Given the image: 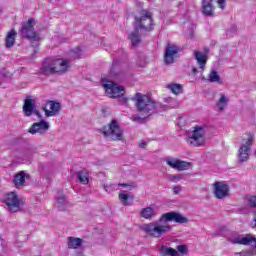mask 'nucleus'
<instances>
[{
  "mask_svg": "<svg viewBox=\"0 0 256 256\" xmlns=\"http://www.w3.org/2000/svg\"><path fill=\"white\" fill-rule=\"evenodd\" d=\"M171 221H174V223H179L180 225L189 223V219L187 217L183 216L181 213L172 211L162 214L156 221L142 224L140 229L141 231H144L146 235L159 239L171 231V225L167 224L171 223Z\"/></svg>",
  "mask_w": 256,
  "mask_h": 256,
  "instance_id": "nucleus-1",
  "label": "nucleus"
},
{
  "mask_svg": "<svg viewBox=\"0 0 256 256\" xmlns=\"http://www.w3.org/2000/svg\"><path fill=\"white\" fill-rule=\"evenodd\" d=\"M131 101L135 103L137 112L139 113L133 114L130 117L133 123L143 125L151 115H155V113H159V111H161V104L150 99L149 96L145 94L136 93L134 97L131 98Z\"/></svg>",
  "mask_w": 256,
  "mask_h": 256,
  "instance_id": "nucleus-2",
  "label": "nucleus"
},
{
  "mask_svg": "<svg viewBox=\"0 0 256 256\" xmlns=\"http://www.w3.org/2000/svg\"><path fill=\"white\" fill-rule=\"evenodd\" d=\"M71 61L63 58H46L40 67V75H64L69 71Z\"/></svg>",
  "mask_w": 256,
  "mask_h": 256,
  "instance_id": "nucleus-3",
  "label": "nucleus"
},
{
  "mask_svg": "<svg viewBox=\"0 0 256 256\" xmlns=\"http://www.w3.org/2000/svg\"><path fill=\"white\" fill-rule=\"evenodd\" d=\"M100 133L104 137H108L112 141H123V130L119 126V122L116 119H113L108 125L102 127Z\"/></svg>",
  "mask_w": 256,
  "mask_h": 256,
  "instance_id": "nucleus-4",
  "label": "nucleus"
},
{
  "mask_svg": "<svg viewBox=\"0 0 256 256\" xmlns=\"http://www.w3.org/2000/svg\"><path fill=\"white\" fill-rule=\"evenodd\" d=\"M134 27L140 31H153V13L141 10L140 17H135Z\"/></svg>",
  "mask_w": 256,
  "mask_h": 256,
  "instance_id": "nucleus-5",
  "label": "nucleus"
},
{
  "mask_svg": "<svg viewBox=\"0 0 256 256\" xmlns=\"http://www.w3.org/2000/svg\"><path fill=\"white\" fill-rule=\"evenodd\" d=\"M254 141L255 136L253 134H250L248 139H242V144L238 149V163H246V161H249V154L251 153Z\"/></svg>",
  "mask_w": 256,
  "mask_h": 256,
  "instance_id": "nucleus-6",
  "label": "nucleus"
},
{
  "mask_svg": "<svg viewBox=\"0 0 256 256\" xmlns=\"http://www.w3.org/2000/svg\"><path fill=\"white\" fill-rule=\"evenodd\" d=\"M102 85L109 97L112 99H117V97H123L125 94V88L123 86H118L117 83L107 79L106 77L102 78Z\"/></svg>",
  "mask_w": 256,
  "mask_h": 256,
  "instance_id": "nucleus-7",
  "label": "nucleus"
},
{
  "mask_svg": "<svg viewBox=\"0 0 256 256\" xmlns=\"http://www.w3.org/2000/svg\"><path fill=\"white\" fill-rule=\"evenodd\" d=\"M35 20L33 18L28 19L27 22L22 23L19 29L20 35L24 39H32L33 41H39V33L35 31Z\"/></svg>",
  "mask_w": 256,
  "mask_h": 256,
  "instance_id": "nucleus-8",
  "label": "nucleus"
},
{
  "mask_svg": "<svg viewBox=\"0 0 256 256\" xmlns=\"http://www.w3.org/2000/svg\"><path fill=\"white\" fill-rule=\"evenodd\" d=\"M205 139V127L195 126L192 134L187 138V143L192 147H203Z\"/></svg>",
  "mask_w": 256,
  "mask_h": 256,
  "instance_id": "nucleus-9",
  "label": "nucleus"
},
{
  "mask_svg": "<svg viewBox=\"0 0 256 256\" xmlns=\"http://www.w3.org/2000/svg\"><path fill=\"white\" fill-rule=\"evenodd\" d=\"M4 203L9 213H17L21 211V199L16 192H10L5 195Z\"/></svg>",
  "mask_w": 256,
  "mask_h": 256,
  "instance_id": "nucleus-10",
  "label": "nucleus"
},
{
  "mask_svg": "<svg viewBox=\"0 0 256 256\" xmlns=\"http://www.w3.org/2000/svg\"><path fill=\"white\" fill-rule=\"evenodd\" d=\"M179 55V46L168 43L164 52V63L165 65H173L175 59Z\"/></svg>",
  "mask_w": 256,
  "mask_h": 256,
  "instance_id": "nucleus-11",
  "label": "nucleus"
},
{
  "mask_svg": "<svg viewBox=\"0 0 256 256\" xmlns=\"http://www.w3.org/2000/svg\"><path fill=\"white\" fill-rule=\"evenodd\" d=\"M165 163L172 169H176V171H187L191 167V163L172 157L166 158Z\"/></svg>",
  "mask_w": 256,
  "mask_h": 256,
  "instance_id": "nucleus-12",
  "label": "nucleus"
},
{
  "mask_svg": "<svg viewBox=\"0 0 256 256\" xmlns=\"http://www.w3.org/2000/svg\"><path fill=\"white\" fill-rule=\"evenodd\" d=\"M49 122L41 120L40 122L34 123L28 130L31 135H45L49 131Z\"/></svg>",
  "mask_w": 256,
  "mask_h": 256,
  "instance_id": "nucleus-13",
  "label": "nucleus"
},
{
  "mask_svg": "<svg viewBox=\"0 0 256 256\" xmlns=\"http://www.w3.org/2000/svg\"><path fill=\"white\" fill-rule=\"evenodd\" d=\"M234 245H256V238L250 234L238 235L235 238H228Z\"/></svg>",
  "mask_w": 256,
  "mask_h": 256,
  "instance_id": "nucleus-14",
  "label": "nucleus"
},
{
  "mask_svg": "<svg viewBox=\"0 0 256 256\" xmlns=\"http://www.w3.org/2000/svg\"><path fill=\"white\" fill-rule=\"evenodd\" d=\"M214 197H216V199H225V197H229V185L224 182H215Z\"/></svg>",
  "mask_w": 256,
  "mask_h": 256,
  "instance_id": "nucleus-15",
  "label": "nucleus"
},
{
  "mask_svg": "<svg viewBox=\"0 0 256 256\" xmlns=\"http://www.w3.org/2000/svg\"><path fill=\"white\" fill-rule=\"evenodd\" d=\"M48 105H50V110L47 109L46 106L42 107V110L45 113L46 117H55V115H59V112L61 111V103L55 102L53 100H49Z\"/></svg>",
  "mask_w": 256,
  "mask_h": 256,
  "instance_id": "nucleus-16",
  "label": "nucleus"
},
{
  "mask_svg": "<svg viewBox=\"0 0 256 256\" xmlns=\"http://www.w3.org/2000/svg\"><path fill=\"white\" fill-rule=\"evenodd\" d=\"M29 178V175L25 171H20L14 175L13 185L16 189H23L25 187V180Z\"/></svg>",
  "mask_w": 256,
  "mask_h": 256,
  "instance_id": "nucleus-17",
  "label": "nucleus"
},
{
  "mask_svg": "<svg viewBox=\"0 0 256 256\" xmlns=\"http://www.w3.org/2000/svg\"><path fill=\"white\" fill-rule=\"evenodd\" d=\"M35 110H36L35 100H33L30 96H28L25 99L24 105H23V113L25 117H31V115H33Z\"/></svg>",
  "mask_w": 256,
  "mask_h": 256,
  "instance_id": "nucleus-18",
  "label": "nucleus"
},
{
  "mask_svg": "<svg viewBox=\"0 0 256 256\" xmlns=\"http://www.w3.org/2000/svg\"><path fill=\"white\" fill-rule=\"evenodd\" d=\"M140 217L142 219H147L148 221H152V219H155L157 217V211H155V208L151 206L142 208L140 211Z\"/></svg>",
  "mask_w": 256,
  "mask_h": 256,
  "instance_id": "nucleus-19",
  "label": "nucleus"
},
{
  "mask_svg": "<svg viewBox=\"0 0 256 256\" xmlns=\"http://www.w3.org/2000/svg\"><path fill=\"white\" fill-rule=\"evenodd\" d=\"M194 59L197 61V65L199 66V69L202 71L205 70V65H207V54L200 52L198 50L194 51Z\"/></svg>",
  "mask_w": 256,
  "mask_h": 256,
  "instance_id": "nucleus-20",
  "label": "nucleus"
},
{
  "mask_svg": "<svg viewBox=\"0 0 256 256\" xmlns=\"http://www.w3.org/2000/svg\"><path fill=\"white\" fill-rule=\"evenodd\" d=\"M213 0H202V13L206 17H213Z\"/></svg>",
  "mask_w": 256,
  "mask_h": 256,
  "instance_id": "nucleus-21",
  "label": "nucleus"
},
{
  "mask_svg": "<svg viewBox=\"0 0 256 256\" xmlns=\"http://www.w3.org/2000/svg\"><path fill=\"white\" fill-rule=\"evenodd\" d=\"M128 39L132 43V47H137L141 43V34H139V29L134 26V31L128 35Z\"/></svg>",
  "mask_w": 256,
  "mask_h": 256,
  "instance_id": "nucleus-22",
  "label": "nucleus"
},
{
  "mask_svg": "<svg viewBox=\"0 0 256 256\" xmlns=\"http://www.w3.org/2000/svg\"><path fill=\"white\" fill-rule=\"evenodd\" d=\"M83 245V239L68 237V249H79Z\"/></svg>",
  "mask_w": 256,
  "mask_h": 256,
  "instance_id": "nucleus-23",
  "label": "nucleus"
},
{
  "mask_svg": "<svg viewBox=\"0 0 256 256\" xmlns=\"http://www.w3.org/2000/svg\"><path fill=\"white\" fill-rule=\"evenodd\" d=\"M159 252L161 256H181L177 250L167 246H161Z\"/></svg>",
  "mask_w": 256,
  "mask_h": 256,
  "instance_id": "nucleus-24",
  "label": "nucleus"
},
{
  "mask_svg": "<svg viewBox=\"0 0 256 256\" xmlns=\"http://www.w3.org/2000/svg\"><path fill=\"white\" fill-rule=\"evenodd\" d=\"M16 35H17V32H15V30H11L8 32V34L6 36V48L7 49H11V47H13V45H15Z\"/></svg>",
  "mask_w": 256,
  "mask_h": 256,
  "instance_id": "nucleus-25",
  "label": "nucleus"
},
{
  "mask_svg": "<svg viewBox=\"0 0 256 256\" xmlns=\"http://www.w3.org/2000/svg\"><path fill=\"white\" fill-rule=\"evenodd\" d=\"M120 65H121V62H119V60L113 61L112 66L109 71L110 77H117V75H119L121 73V70L119 68Z\"/></svg>",
  "mask_w": 256,
  "mask_h": 256,
  "instance_id": "nucleus-26",
  "label": "nucleus"
},
{
  "mask_svg": "<svg viewBox=\"0 0 256 256\" xmlns=\"http://www.w3.org/2000/svg\"><path fill=\"white\" fill-rule=\"evenodd\" d=\"M119 199L121 203L125 206H130L133 205V201H135V198L129 194L125 193H120L119 194Z\"/></svg>",
  "mask_w": 256,
  "mask_h": 256,
  "instance_id": "nucleus-27",
  "label": "nucleus"
},
{
  "mask_svg": "<svg viewBox=\"0 0 256 256\" xmlns=\"http://www.w3.org/2000/svg\"><path fill=\"white\" fill-rule=\"evenodd\" d=\"M227 103H229V98L227 97V95L221 93L220 99L217 102V107L219 111H225V107H227Z\"/></svg>",
  "mask_w": 256,
  "mask_h": 256,
  "instance_id": "nucleus-28",
  "label": "nucleus"
},
{
  "mask_svg": "<svg viewBox=\"0 0 256 256\" xmlns=\"http://www.w3.org/2000/svg\"><path fill=\"white\" fill-rule=\"evenodd\" d=\"M166 87L174 95H181V93H183V86L181 84L172 83V84H168Z\"/></svg>",
  "mask_w": 256,
  "mask_h": 256,
  "instance_id": "nucleus-29",
  "label": "nucleus"
},
{
  "mask_svg": "<svg viewBox=\"0 0 256 256\" xmlns=\"http://www.w3.org/2000/svg\"><path fill=\"white\" fill-rule=\"evenodd\" d=\"M77 178L82 185H88L89 183V173L85 170L77 172Z\"/></svg>",
  "mask_w": 256,
  "mask_h": 256,
  "instance_id": "nucleus-30",
  "label": "nucleus"
},
{
  "mask_svg": "<svg viewBox=\"0 0 256 256\" xmlns=\"http://www.w3.org/2000/svg\"><path fill=\"white\" fill-rule=\"evenodd\" d=\"M208 79L210 83H223L221 81V77L219 76V73L215 70H212L210 74L208 75Z\"/></svg>",
  "mask_w": 256,
  "mask_h": 256,
  "instance_id": "nucleus-31",
  "label": "nucleus"
},
{
  "mask_svg": "<svg viewBox=\"0 0 256 256\" xmlns=\"http://www.w3.org/2000/svg\"><path fill=\"white\" fill-rule=\"evenodd\" d=\"M183 179V174H170L168 175V181L171 183H179Z\"/></svg>",
  "mask_w": 256,
  "mask_h": 256,
  "instance_id": "nucleus-32",
  "label": "nucleus"
},
{
  "mask_svg": "<svg viewBox=\"0 0 256 256\" xmlns=\"http://www.w3.org/2000/svg\"><path fill=\"white\" fill-rule=\"evenodd\" d=\"M60 211H65V205H67V198L65 196H60L58 198V203H57Z\"/></svg>",
  "mask_w": 256,
  "mask_h": 256,
  "instance_id": "nucleus-33",
  "label": "nucleus"
},
{
  "mask_svg": "<svg viewBox=\"0 0 256 256\" xmlns=\"http://www.w3.org/2000/svg\"><path fill=\"white\" fill-rule=\"evenodd\" d=\"M177 251L180 252L182 256H185L189 253V249L187 248V245H178L176 247Z\"/></svg>",
  "mask_w": 256,
  "mask_h": 256,
  "instance_id": "nucleus-34",
  "label": "nucleus"
},
{
  "mask_svg": "<svg viewBox=\"0 0 256 256\" xmlns=\"http://www.w3.org/2000/svg\"><path fill=\"white\" fill-rule=\"evenodd\" d=\"M248 205H250V207H256V196H251L248 199Z\"/></svg>",
  "mask_w": 256,
  "mask_h": 256,
  "instance_id": "nucleus-35",
  "label": "nucleus"
},
{
  "mask_svg": "<svg viewBox=\"0 0 256 256\" xmlns=\"http://www.w3.org/2000/svg\"><path fill=\"white\" fill-rule=\"evenodd\" d=\"M173 193L174 195H179L181 193V186H174L173 187Z\"/></svg>",
  "mask_w": 256,
  "mask_h": 256,
  "instance_id": "nucleus-36",
  "label": "nucleus"
},
{
  "mask_svg": "<svg viewBox=\"0 0 256 256\" xmlns=\"http://www.w3.org/2000/svg\"><path fill=\"white\" fill-rule=\"evenodd\" d=\"M218 5L220 9H225V0H218Z\"/></svg>",
  "mask_w": 256,
  "mask_h": 256,
  "instance_id": "nucleus-37",
  "label": "nucleus"
},
{
  "mask_svg": "<svg viewBox=\"0 0 256 256\" xmlns=\"http://www.w3.org/2000/svg\"><path fill=\"white\" fill-rule=\"evenodd\" d=\"M34 115H36V117H38V119H43V116L41 115V112H39V110H34L33 112Z\"/></svg>",
  "mask_w": 256,
  "mask_h": 256,
  "instance_id": "nucleus-38",
  "label": "nucleus"
},
{
  "mask_svg": "<svg viewBox=\"0 0 256 256\" xmlns=\"http://www.w3.org/2000/svg\"><path fill=\"white\" fill-rule=\"evenodd\" d=\"M118 187H130L131 189H133V186L132 185H129L127 183H119L118 184Z\"/></svg>",
  "mask_w": 256,
  "mask_h": 256,
  "instance_id": "nucleus-39",
  "label": "nucleus"
},
{
  "mask_svg": "<svg viewBox=\"0 0 256 256\" xmlns=\"http://www.w3.org/2000/svg\"><path fill=\"white\" fill-rule=\"evenodd\" d=\"M73 57H74V59H81V53L80 52H75Z\"/></svg>",
  "mask_w": 256,
  "mask_h": 256,
  "instance_id": "nucleus-40",
  "label": "nucleus"
},
{
  "mask_svg": "<svg viewBox=\"0 0 256 256\" xmlns=\"http://www.w3.org/2000/svg\"><path fill=\"white\" fill-rule=\"evenodd\" d=\"M139 145L141 149H145L147 147V142H141Z\"/></svg>",
  "mask_w": 256,
  "mask_h": 256,
  "instance_id": "nucleus-41",
  "label": "nucleus"
},
{
  "mask_svg": "<svg viewBox=\"0 0 256 256\" xmlns=\"http://www.w3.org/2000/svg\"><path fill=\"white\" fill-rule=\"evenodd\" d=\"M103 189H105V191L107 192V193H109V186H107V185H103Z\"/></svg>",
  "mask_w": 256,
  "mask_h": 256,
  "instance_id": "nucleus-42",
  "label": "nucleus"
},
{
  "mask_svg": "<svg viewBox=\"0 0 256 256\" xmlns=\"http://www.w3.org/2000/svg\"><path fill=\"white\" fill-rule=\"evenodd\" d=\"M192 73H193L194 75H197V68H193V69H192Z\"/></svg>",
  "mask_w": 256,
  "mask_h": 256,
  "instance_id": "nucleus-43",
  "label": "nucleus"
},
{
  "mask_svg": "<svg viewBox=\"0 0 256 256\" xmlns=\"http://www.w3.org/2000/svg\"><path fill=\"white\" fill-rule=\"evenodd\" d=\"M122 101H123V103H125L127 105V102L129 101V99L123 98Z\"/></svg>",
  "mask_w": 256,
  "mask_h": 256,
  "instance_id": "nucleus-44",
  "label": "nucleus"
},
{
  "mask_svg": "<svg viewBox=\"0 0 256 256\" xmlns=\"http://www.w3.org/2000/svg\"><path fill=\"white\" fill-rule=\"evenodd\" d=\"M37 53H39V49L34 48V55H37Z\"/></svg>",
  "mask_w": 256,
  "mask_h": 256,
  "instance_id": "nucleus-45",
  "label": "nucleus"
},
{
  "mask_svg": "<svg viewBox=\"0 0 256 256\" xmlns=\"http://www.w3.org/2000/svg\"><path fill=\"white\" fill-rule=\"evenodd\" d=\"M173 107H179V105L173 106Z\"/></svg>",
  "mask_w": 256,
  "mask_h": 256,
  "instance_id": "nucleus-46",
  "label": "nucleus"
}]
</instances>
